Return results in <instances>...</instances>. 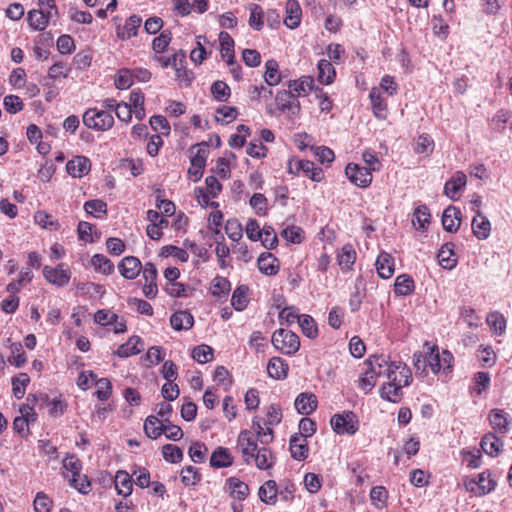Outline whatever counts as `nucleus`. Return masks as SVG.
<instances>
[{"label":"nucleus","instance_id":"obj_29","mask_svg":"<svg viewBox=\"0 0 512 512\" xmlns=\"http://www.w3.org/2000/svg\"><path fill=\"white\" fill-rule=\"evenodd\" d=\"M225 485L230 490V495L238 501H243L249 495V486L237 477L226 479Z\"/></svg>","mask_w":512,"mask_h":512},{"label":"nucleus","instance_id":"obj_13","mask_svg":"<svg viewBox=\"0 0 512 512\" xmlns=\"http://www.w3.org/2000/svg\"><path fill=\"white\" fill-rule=\"evenodd\" d=\"M369 99L372 106L373 115L380 120L387 117V102L381 95V91L377 87H373L369 92Z\"/></svg>","mask_w":512,"mask_h":512},{"label":"nucleus","instance_id":"obj_30","mask_svg":"<svg viewBox=\"0 0 512 512\" xmlns=\"http://www.w3.org/2000/svg\"><path fill=\"white\" fill-rule=\"evenodd\" d=\"M454 246L455 245L451 242L445 243L442 245L437 254L438 262L444 269L451 270L457 264V259L455 258L454 253Z\"/></svg>","mask_w":512,"mask_h":512},{"label":"nucleus","instance_id":"obj_4","mask_svg":"<svg viewBox=\"0 0 512 512\" xmlns=\"http://www.w3.org/2000/svg\"><path fill=\"white\" fill-rule=\"evenodd\" d=\"M365 364L378 376H386L388 380H396L397 370H402L404 365L402 362H389V357L384 354L371 355Z\"/></svg>","mask_w":512,"mask_h":512},{"label":"nucleus","instance_id":"obj_49","mask_svg":"<svg viewBox=\"0 0 512 512\" xmlns=\"http://www.w3.org/2000/svg\"><path fill=\"white\" fill-rule=\"evenodd\" d=\"M335 69L331 62L326 59H321L318 62V81L322 84L328 85L334 81Z\"/></svg>","mask_w":512,"mask_h":512},{"label":"nucleus","instance_id":"obj_43","mask_svg":"<svg viewBox=\"0 0 512 512\" xmlns=\"http://www.w3.org/2000/svg\"><path fill=\"white\" fill-rule=\"evenodd\" d=\"M431 214L426 205L418 206L413 213L412 223L417 230H426L430 224Z\"/></svg>","mask_w":512,"mask_h":512},{"label":"nucleus","instance_id":"obj_16","mask_svg":"<svg viewBox=\"0 0 512 512\" xmlns=\"http://www.w3.org/2000/svg\"><path fill=\"white\" fill-rule=\"evenodd\" d=\"M144 349V343L139 336H131L128 341L118 347L115 354L120 358L137 355Z\"/></svg>","mask_w":512,"mask_h":512},{"label":"nucleus","instance_id":"obj_52","mask_svg":"<svg viewBox=\"0 0 512 512\" xmlns=\"http://www.w3.org/2000/svg\"><path fill=\"white\" fill-rule=\"evenodd\" d=\"M84 210L95 218H101L107 214V204L100 199L89 200L84 203Z\"/></svg>","mask_w":512,"mask_h":512},{"label":"nucleus","instance_id":"obj_1","mask_svg":"<svg viewBox=\"0 0 512 512\" xmlns=\"http://www.w3.org/2000/svg\"><path fill=\"white\" fill-rule=\"evenodd\" d=\"M82 122L88 129L106 132L113 127L114 117L109 111L89 108L83 113Z\"/></svg>","mask_w":512,"mask_h":512},{"label":"nucleus","instance_id":"obj_58","mask_svg":"<svg viewBox=\"0 0 512 512\" xmlns=\"http://www.w3.org/2000/svg\"><path fill=\"white\" fill-rule=\"evenodd\" d=\"M471 484H475L481 490L483 494H487L495 489L496 483L491 478L489 471H483L478 475V480L471 481Z\"/></svg>","mask_w":512,"mask_h":512},{"label":"nucleus","instance_id":"obj_57","mask_svg":"<svg viewBox=\"0 0 512 512\" xmlns=\"http://www.w3.org/2000/svg\"><path fill=\"white\" fill-rule=\"evenodd\" d=\"M388 492L383 486H375L370 491L371 503L378 509L386 507Z\"/></svg>","mask_w":512,"mask_h":512},{"label":"nucleus","instance_id":"obj_10","mask_svg":"<svg viewBox=\"0 0 512 512\" xmlns=\"http://www.w3.org/2000/svg\"><path fill=\"white\" fill-rule=\"evenodd\" d=\"M345 174L351 183L360 188H367L372 183V173L366 167L349 163L345 167Z\"/></svg>","mask_w":512,"mask_h":512},{"label":"nucleus","instance_id":"obj_2","mask_svg":"<svg viewBox=\"0 0 512 512\" xmlns=\"http://www.w3.org/2000/svg\"><path fill=\"white\" fill-rule=\"evenodd\" d=\"M276 109L268 108L267 112L272 115L287 114L295 116L300 112L301 106L296 96L288 90H279L275 95Z\"/></svg>","mask_w":512,"mask_h":512},{"label":"nucleus","instance_id":"obj_11","mask_svg":"<svg viewBox=\"0 0 512 512\" xmlns=\"http://www.w3.org/2000/svg\"><path fill=\"white\" fill-rule=\"evenodd\" d=\"M118 270L125 279L134 280L139 276L142 264L137 257L126 256L119 262Z\"/></svg>","mask_w":512,"mask_h":512},{"label":"nucleus","instance_id":"obj_9","mask_svg":"<svg viewBox=\"0 0 512 512\" xmlns=\"http://www.w3.org/2000/svg\"><path fill=\"white\" fill-rule=\"evenodd\" d=\"M237 445L241 451L244 463L247 465L252 464L253 455L259 449L253 432L242 430L237 437Z\"/></svg>","mask_w":512,"mask_h":512},{"label":"nucleus","instance_id":"obj_26","mask_svg":"<svg viewBox=\"0 0 512 512\" xmlns=\"http://www.w3.org/2000/svg\"><path fill=\"white\" fill-rule=\"evenodd\" d=\"M379 277L389 279L394 273V259L387 252H381L375 262Z\"/></svg>","mask_w":512,"mask_h":512},{"label":"nucleus","instance_id":"obj_61","mask_svg":"<svg viewBox=\"0 0 512 512\" xmlns=\"http://www.w3.org/2000/svg\"><path fill=\"white\" fill-rule=\"evenodd\" d=\"M114 83L116 88L126 90L133 85V74L131 69L122 68L118 70Z\"/></svg>","mask_w":512,"mask_h":512},{"label":"nucleus","instance_id":"obj_62","mask_svg":"<svg viewBox=\"0 0 512 512\" xmlns=\"http://www.w3.org/2000/svg\"><path fill=\"white\" fill-rule=\"evenodd\" d=\"M163 458L170 463H179L183 459V451L176 445L165 444L162 447Z\"/></svg>","mask_w":512,"mask_h":512},{"label":"nucleus","instance_id":"obj_15","mask_svg":"<svg viewBox=\"0 0 512 512\" xmlns=\"http://www.w3.org/2000/svg\"><path fill=\"white\" fill-rule=\"evenodd\" d=\"M91 168L90 160L85 156H76L66 164L67 172L73 177H83Z\"/></svg>","mask_w":512,"mask_h":512},{"label":"nucleus","instance_id":"obj_19","mask_svg":"<svg viewBox=\"0 0 512 512\" xmlns=\"http://www.w3.org/2000/svg\"><path fill=\"white\" fill-rule=\"evenodd\" d=\"M142 24V19L138 15H131L123 27H117V37L121 40H128L137 35L138 29Z\"/></svg>","mask_w":512,"mask_h":512},{"label":"nucleus","instance_id":"obj_63","mask_svg":"<svg viewBox=\"0 0 512 512\" xmlns=\"http://www.w3.org/2000/svg\"><path fill=\"white\" fill-rule=\"evenodd\" d=\"M213 349L205 344L195 347L192 351V358L198 363L205 364L213 359Z\"/></svg>","mask_w":512,"mask_h":512},{"label":"nucleus","instance_id":"obj_18","mask_svg":"<svg viewBox=\"0 0 512 512\" xmlns=\"http://www.w3.org/2000/svg\"><path fill=\"white\" fill-rule=\"evenodd\" d=\"M489 421L493 429L499 433H506L509 430L512 418L502 409H492L489 413Z\"/></svg>","mask_w":512,"mask_h":512},{"label":"nucleus","instance_id":"obj_25","mask_svg":"<svg viewBox=\"0 0 512 512\" xmlns=\"http://www.w3.org/2000/svg\"><path fill=\"white\" fill-rule=\"evenodd\" d=\"M186 53L179 50L173 54V68L175 69L176 78L180 81L191 83L193 79L192 72L187 70L184 66Z\"/></svg>","mask_w":512,"mask_h":512},{"label":"nucleus","instance_id":"obj_45","mask_svg":"<svg viewBox=\"0 0 512 512\" xmlns=\"http://www.w3.org/2000/svg\"><path fill=\"white\" fill-rule=\"evenodd\" d=\"M164 424L156 416L150 415L144 422V432L149 438L157 439L163 434Z\"/></svg>","mask_w":512,"mask_h":512},{"label":"nucleus","instance_id":"obj_33","mask_svg":"<svg viewBox=\"0 0 512 512\" xmlns=\"http://www.w3.org/2000/svg\"><path fill=\"white\" fill-rule=\"evenodd\" d=\"M170 324L174 330H189L193 327L194 317L188 311H177L170 317Z\"/></svg>","mask_w":512,"mask_h":512},{"label":"nucleus","instance_id":"obj_35","mask_svg":"<svg viewBox=\"0 0 512 512\" xmlns=\"http://www.w3.org/2000/svg\"><path fill=\"white\" fill-rule=\"evenodd\" d=\"M415 290L413 278L408 274H400L396 277L394 283V292L397 296L411 295Z\"/></svg>","mask_w":512,"mask_h":512},{"label":"nucleus","instance_id":"obj_32","mask_svg":"<svg viewBox=\"0 0 512 512\" xmlns=\"http://www.w3.org/2000/svg\"><path fill=\"white\" fill-rule=\"evenodd\" d=\"M219 42H220V53L221 57L226 61L227 64H233V60L235 59L234 54V40L230 36L229 33L225 31H221L219 34Z\"/></svg>","mask_w":512,"mask_h":512},{"label":"nucleus","instance_id":"obj_50","mask_svg":"<svg viewBox=\"0 0 512 512\" xmlns=\"http://www.w3.org/2000/svg\"><path fill=\"white\" fill-rule=\"evenodd\" d=\"M298 324L301 328L302 333L310 338L314 339L318 335V328L314 321V319L307 314L301 315V318L298 319Z\"/></svg>","mask_w":512,"mask_h":512},{"label":"nucleus","instance_id":"obj_64","mask_svg":"<svg viewBox=\"0 0 512 512\" xmlns=\"http://www.w3.org/2000/svg\"><path fill=\"white\" fill-rule=\"evenodd\" d=\"M33 506L35 512H50L53 501L44 492H38L35 496Z\"/></svg>","mask_w":512,"mask_h":512},{"label":"nucleus","instance_id":"obj_53","mask_svg":"<svg viewBox=\"0 0 512 512\" xmlns=\"http://www.w3.org/2000/svg\"><path fill=\"white\" fill-rule=\"evenodd\" d=\"M181 482L185 486H194L201 481V474L199 470L194 466H186L181 470L180 473Z\"/></svg>","mask_w":512,"mask_h":512},{"label":"nucleus","instance_id":"obj_28","mask_svg":"<svg viewBox=\"0 0 512 512\" xmlns=\"http://www.w3.org/2000/svg\"><path fill=\"white\" fill-rule=\"evenodd\" d=\"M257 263L260 272L265 275H276L279 271V264L277 258L269 252H264L260 254Z\"/></svg>","mask_w":512,"mask_h":512},{"label":"nucleus","instance_id":"obj_56","mask_svg":"<svg viewBox=\"0 0 512 512\" xmlns=\"http://www.w3.org/2000/svg\"><path fill=\"white\" fill-rule=\"evenodd\" d=\"M231 290L230 281L221 276H216L212 282V294L216 297H225Z\"/></svg>","mask_w":512,"mask_h":512},{"label":"nucleus","instance_id":"obj_36","mask_svg":"<svg viewBox=\"0 0 512 512\" xmlns=\"http://www.w3.org/2000/svg\"><path fill=\"white\" fill-rule=\"evenodd\" d=\"M264 421L258 416L254 417L252 420V429L256 434L257 439L263 445H268L273 441V429L270 426L266 428L263 427Z\"/></svg>","mask_w":512,"mask_h":512},{"label":"nucleus","instance_id":"obj_39","mask_svg":"<svg viewBox=\"0 0 512 512\" xmlns=\"http://www.w3.org/2000/svg\"><path fill=\"white\" fill-rule=\"evenodd\" d=\"M259 498L265 504L273 505L276 503L278 496V487L274 480H267L259 488Z\"/></svg>","mask_w":512,"mask_h":512},{"label":"nucleus","instance_id":"obj_60","mask_svg":"<svg viewBox=\"0 0 512 512\" xmlns=\"http://www.w3.org/2000/svg\"><path fill=\"white\" fill-rule=\"evenodd\" d=\"M472 390L477 395H481L490 385V375L488 372H477L472 380Z\"/></svg>","mask_w":512,"mask_h":512},{"label":"nucleus","instance_id":"obj_14","mask_svg":"<svg viewBox=\"0 0 512 512\" xmlns=\"http://www.w3.org/2000/svg\"><path fill=\"white\" fill-rule=\"evenodd\" d=\"M285 10L284 24L290 29L297 28L300 25L302 15L299 2L297 0H287Z\"/></svg>","mask_w":512,"mask_h":512},{"label":"nucleus","instance_id":"obj_48","mask_svg":"<svg viewBox=\"0 0 512 512\" xmlns=\"http://www.w3.org/2000/svg\"><path fill=\"white\" fill-rule=\"evenodd\" d=\"M264 80L268 86H276L281 82L279 65L276 60L270 59L265 63Z\"/></svg>","mask_w":512,"mask_h":512},{"label":"nucleus","instance_id":"obj_34","mask_svg":"<svg viewBox=\"0 0 512 512\" xmlns=\"http://www.w3.org/2000/svg\"><path fill=\"white\" fill-rule=\"evenodd\" d=\"M253 456V462L260 470H268L272 468L275 463L273 452L267 447L259 448Z\"/></svg>","mask_w":512,"mask_h":512},{"label":"nucleus","instance_id":"obj_59","mask_svg":"<svg viewBox=\"0 0 512 512\" xmlns=\"http://www.w3.org/2000/svg\"><path fill=\"white\" fill-rule=\"evenodd\" d=\"M251 207L258 216H266L268 213V200L262 193H254L249 201Z\"/></svg>","mask_w":512,"mask_h":512},{"label":"nucleus","instance_id":"obj_41","mask_svg":"<svg viewBox=\"0 0 512 512\" xmlns=\"http://www.w3.org/2000/svg\"><path fill=\"white\" fill-rule=\"evenodd\" d=\"M248 293L249 287L246 285H239L233 291L231 305L236 311H243L247 307L249 303Z\"/></svg>","mask_w":512,"mask_h":512},{"label":"nucleus","instance_id":"obj_7","mask_svg":"<svg viewBox=\"0 0 512 512\" xmlns=\"http://www.w3.org/2000/svg\"><path fill=\"white\" fill-rule=\"evenodd\" d=\"M330 424L334 432L339 435H353L358 431L359 428L358 418L352 411H344L341 414L333 415Z\"/></svg>","mask_w":512,"mask_h":512},{"label":"nucleus","instance_id":"obj_21","mask_svg":"<svg viewBox=\"0 0 512 512\" xmlns=\"http://www.w3.org/2000/svg\"><path fill=\"white\" fill-rule=\"evenodd\" d=\"M289 449L291 457L297 461H303L308 457L309 448L306 439L299 437V435H293L289 441Z\"/></svg>","mask_w":512,"mask_h":512},{"label":"nucleus","instance_id":"obj_47","mask_svg":"<svg viewBox=\"0 0 512 512\" xmlns=\"http://www.w3.org/2000/svg\"><path fill=\"white\" fill-rule=\"evenodd\" d=\"M486 322L495 335L500 336L505 333L506 319L500 312H490L486 317Z\"/></svg>","mask_w":512,"mask_h":512},{"label":"nucleus","instance_id":"obj_22","mask_svg":"<svg viewBox=\"0 0 512 512\" xmlns=\"http://www.w3.org/2000/svg\"><path fill=\"white\" fill-rule=\"evenodd\" d=\"M52 18L51 11H44V10H31L27 14V21L29 26L33 30L43 31L48 23L49 20Z\"/></svg>","mask_w":512,"mask_h":512},{"label":"nucleus","instance_id":"obj_8","mask_svg":"<svg viewBox=\"0 0 512 512\" xmlns=\"http://www.w3.org/2000/svg\"><path fill=\"white\" fill-rule=\"evenodd\" d=\"M43 277L47 282L57 287H64L70 281L71 271L64 263H60L56 267L45 265L43 267Z\"/></svg>","mask_w":512,"mask_h":512},{"label":"nucleus","instance_id":"obj_46","mask_svg":"<svg viewBox=\"0 0 512 512\" xmlns=\"http://www.w3.org/2000/svg\"><path fill=\"white\" fill-rule=\"evenodd\" d=\"M94 270L103 275H111L114 272V264L103 254H94L91 258Z\"/></svg>","mask_w":512,"mask_h":512},{"label":"nucleus","instance_id":"obj_20","mask_svg":"<svg viewBox=\"0 0 512 512\" xmlns=\"http://www.w3.org/2000/svg\"><path fill=\"white\" fill-rule=\"evenodd\" d=\"M206 164L205 151L198 149L197 153L192 156L190 160V167L188 169L189 179L197 182L203 176V171Z\"/></svg>","mask_w":512,"mask_h":512},{"label":"nucleus","instance_id":"obj_27","mask_svg":"<svg viewBox=\"0 0 512 512\" xmlns=\"http://www.w3.org/2000/svg\"><path fill=\"white\" fill-rule=\"evenodd\" d=\"M313 79L309 76H303L298 80H289L287 83L288 91H291L296 98L307 96L313 88Z\"/></svg>","mask_w":512,"mask_h":512},{"label":"nucleus","instance_id":"obj_55","mask_svg":"<svg viewBox=\"0 0 512 512\" xmlns=\"http://www.w3.org/2000/svg\"><path fill=\"white\" fill-rule=\"evenodd\" d=\"M33 279V273L28 268L20 272L17 280L11 281L7 286L6 290L10 293H18L25 284L30 283Z\"/></svg>","mask_w":512,"mask_h":512},{"label":"nucleus","instance_id":"obj_23","mask_svg":"<svg viewBox=\"0 0 512 512\" xmlns=\"http://www.w3.org/2000/svg\"><path fill=\"white\" fill-rule=\"evenodd\" d=\"M317 397L312 393H301L295 399V408L299 414L309 415L317 408Z\"/></svg>","mask_w":512,"mask_h":512},{"label":"nucleus","instance_id":"obj_3","mask_svg":"<svg viewBox=\"0 0 512 512\" xmlns=\"http://www.w3.org/2000/svg\"><path fill=\"white\" fill-rule=\"evenodd\" d=\"M428 366L434 374L439 373L441 370L446 372L450 371L453 362V355L448 350H443L441 353L436 345L430 346L428 342L424 344Z\"/></svg>","mask_w":512,"mask_h":512},{"label":"nucleus","instance_id":"obj_54","mask_svg":"<svg viewBox=\"0 0 512 512\" xmlns=\"http://www.w3.org/2000/svg\"><path fill=\"white\" fill-rule=\"evenodd\" d=\"M433 149L434 140L430 135L423 133L418 136L414 147L415 153L429 155L433 152Z\"/></svg>","mask_w":512,"mask_h":512},{"label":"nucleus","instance_id":"obj_5","mask_svg":"<svg viewBox=\"0 0 512 512\" xmlns=\"http://www.w3.org/2000/svg\"><path fill=\"white\" fill-rule=\"evenodd\" d=\"M271 342L276 350L285 355H294L300 348L298 335L282 328L274 331Z\"/></svg>","mask_w":512,"mask_h":512},{"label":"nucleus","instance_id":"obj_31","mask_svg":"<svg viewBox=\"0 0 512 512\" xmlns=\"http://www.w3.org/2000/svg\"><path fill=\"white\" fill-rule=\"evenodd\" d=\"M289 366L285 360L280 357H272L267 365L268 375L276 380H282L287 377Z\"/></svg>","mask_w":512,"mask_h":512},{"label":"nucleus","instance_id":"obj_24","mask_svg":"<svg viewBox=\"0 0 512 512\" xmlns=\"http://www.w3.org/2000/svg\"><path fill=\"white\" fill-rule=\"evenodd\" d=\"M234 458L228 448L217 447L211 454L210 465L213 468H227L232 466Z\"/></svg>","mask_w":512,"mask_h":512},{"label":"nucleus","instance_id":"obj_44","mask_svg":"<svg viewBox=\"0 0 512 512\" xmlns=\"http://www.w3.org/2000/svg\"><path fill=\"white\" fill-rule=\"evenodd\" d=\"M298 167L302 168L301 172L314 182H321L324 179L322 168L315 166L312 161L298 160Z\"/></svg>","mask_w":512,"mask_h":512},{"label":"nucleus","instance_id":"obj_37","mask_svg":"<svg viewBox=\"0 0 512 512\" xmlns=\"http://www.w3.org/2000/svg\"><path fill=\"white\" fill-rule=\"evenodd\" d=\"M115 489L119 495L124 497L129 496L132 493L133 483L131 476L124 470L117 471L114 478Z\"/></svg>","mask_w":512,"mask_h":512},{"label":"nucleus","instance_id":"obj_6","mask_svg":"<svg viewBox=\"0 0 512 512\" xmlns=\"http://www.w3.org/2000/svg\"><path fill=\"white\" fill-rule=\"evenodd\" d=\"M399 374L404 379H398L396 376V380H389L388 383L384 384L381 389V397L390 402H397L401 397V388L403 386H408L411 381V372L410 369L406 366H402V370L399 371Z\"/></svg>","mask_w":512,"mask_h":512},{"label":"nucleus","instance_id":"obj_42","mask_svg":"<svg viewBox=\"0 0 512 512\" xmlns=\"http://www.w3.org/2000/svg\"><path fill=\"white\" fill-rule=\"evenodd\" d=\"M480 446L487 455L497 456L503 443L495 434L487 433L481 439Z\"/></svg>","mask_w":512,"mask_h":512},{"label":"nucleus","instance_id":"obj_12","mask_svg":"<svg viewBox=\"0 0 512 512\" xmlns=\"http://www.w3.org/2000/svg\"><path fill=\"white\" fill-rule=\"evenodd\" d=\"M466 182V175L461 171L456 172V174L445 183L444 194L453 201L458 200L460 191L465 187Z\"/></svg>","mask_w":512,"mask_h":512},{"label":"nucleus","instance_id":"obj_51","mask_svg":"<svg viewBox=\"0 0 512 512\" xmlns=\"http://www.w3.org/2000/svg\"><path fill=\"white\" fill-rule=\"evenodd\" d=\"M77 232L80 240L90 243L95 241L93 234H95L96 238H99L100 236V233L97 232L96 226L86 221L79 222Z\"/></svg>","mask_w":512,"mask_h":512},{"label":"nucleus","instance_id":"obj_38","mask_svg":"<svg viewBox=\"0 0 512 512\" xmlns=\"http://www.w3.org/2000/svg\"><path fill=\"white\" fill-rule=\"evenodd\" d=\"M356 260V251L351 244H345L337 254L338 265L342 270H351Z\"/></svg>","mask_w":512,"mask_h":512},{"label":"nucleus","instance_id":"obj_40","mask_svg":"<svg viewBox=\"0 0 512 512\" xmlns=\"http://www.w3.org/2000/svg\"><path fill=\"white\" fill-rule=\"evenodd\" d=\"M472 230L478 239H486L490 235L491 224L481 213H478L472 220Z\"/></svg>","mask_w":512,"mask_h":512},{"label":"nucleus","instance_id":"obj_17","mask_svg":"<svg viewBox=\"0 0 512 512\" xmlns=\"http://www.w3.org/2000/svg\"><path fill=\"white\" fill-rule=\"evenodd\" d=\"M461 223V211L455 206H448L442 215V225L447 232H456Z\"/></svg>","mask_w":512,"mask_h":512}]
</instances>
